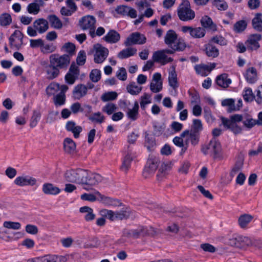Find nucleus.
<instances>
[{
  "mask_svg": "<svg viewBox=\"0 0 262 262\" xmlns=\"http://www.w3.org/2000/svg\"><path fill=\"white\" fill-rule=\"evenodd\" d=\"M244 117L242 115L235 114L230 116V119L221 117L222 124L225 129H230L235 135L241 133L242 128L236 123L243 121Z\"/></svg>",
  "mask_w": 262,
  "mask_h": 262,
  "instance_id": "1",
  "label": "nucleus"
},
{
  "mask_svg": "<svg viewBox=\"0 0 262 262\" xmlns=\"http://www.w3.org/2000/svg\"><path fill=\"white\" fill-rule=\"evenodd\" d=\"M178 16L182 21H187L194 18L195 14L191 9L190 4L188 0H183L177 9Z\"/></svg>",
  "mask_w": 262,
  "mask_h": 262,
  "instance_id": "2",
  "label": "nucleus"
},
{
  "mask_svg": "<svg viewBox=\"0 0 262 262\" xmlns=\"http://www.w3.org/2000/svg\"><path fill=\"white\" fill-rule=\"evenodd\" d=\"M156 233V231L152 227L147 228L143 226H139L136 229H125L123 232L125 236L134 238H137L145 235L152 236Z\"/></svg>",
  "mask_w": 262,
  "mask_h": 262,
  "instance_id": "3",
  "label": "nucleus"
},
{
  "mask_svg": "<svg viewBox=\"0 0 262 262\" xmlns=\"http://www.w3.org/2000/svg\"><path fill=\"white\" fill-rule=\"evenodd\" d=\"M201 150L204 155L210 154L213 158H216L222 150L221 143L216 138H213L207 145L202 147Z\"/></svg>",
  "mask_w": 262,
  "mask_h": 262,
  "instance_id": "4",
  "label": "nucleus"
},
{
  "mask_svg": "<svg viewBox=\"0 0 262 262\" xmlns=\"http://www.w3.org/2000/svg\"><path fill=\"white\" fill-rule=\"evenodd\" d=\"M70 61L71 57L68 54H52L50 56V62L52 63L59 70H66L70 63Z\"/></svg>",
  "mask_w": 262,
  "mask_h": 262,
  "instance_id": "5",
  "label": "nucleus"
},
{
  "mask_svg": "<svg viewBox=\"0 0 262 262\" xmlns=\"http://www.w3.org/2000/svg\"><path fill=\"white\" fill-rule=\"evenodd\" d=\"M96 19L92 15H86L81 17L79 20V26L83 30H89V33L92 38L95 37Z\"/></svg>",
  "mask_w": 262,
  "mask_h": 262,
  "instance_id": "6",
  "label": "nucleus"
},
{
  "mask_svg": "<svg viewBox=\"0 0 262 262\" xmlns=\"http://www.w3.org/2000/svg\"><path fill=\"white\" fill-rule=\"evenodd\" d=\"M146 41V38L144 35L136 32L132 33L126 38L124 45L126 47H129L133 45H143Z\"/></svg>",
  "mask_w": 262,
  "mask_h": 262,
  "instance_id": "7",
  "label": "nucleus"
},
{
  "mask_svg": "<svg viewBox=\"0 0 262 262\" xmlns=\"http://www.w3.org/2000/svg\"><path fill=\"white\" fill-rule=\"evenodd\" d=\"M73 174H76V180H100L102 179V176L98 173L81 169L75 170Z\"/></svg>",
  "mask_w": 262,
  "mask_h": 262,
  "instance_id": "8",
  "label": "nucleus"
},
{
  "mask_svg": "<svg viewBox=\"0 0 262 262\" xmlns=\"http://www.w3.org/2000/svg\"><path fill=\"white\" fill-rule=\"evenodd\" d=\"M94 49L95 50L94 58V62L96 63H102L108 56V50L99 43L94 46Z\"/></svg>",
  "mask_w": 262,
  "mask_h": 262,
  "instance_id": "9",
  "label": "nucleus"
},
{
  "mask_svg": "<svg viewBox=\"0 0 262 262\" xmlns=\"http://www.w3.org/2000/svg\"><path fill=\"white\" fill-rule=\"evenodd\" d=\"M80 74L79 67L75 62H72L69 69L68 72L65 75V81L69 84H73L75 80L78 79Z\"/></svg>",
  "mask_w": 262,
  "mask_h": 262,
  "instance_id": "10",
  "label": "nucleus"
},
{
  "mask_svg": "<svg viewBox=\"0 0 262 262\" xmlns=\"http://www.w3.org/2000/svg\"><path fill=\"white\" fill-rule=\"evenodd\" d=\"M261 39V35L259 33L250 35L246 42L248 50H257L260 47L258 41Z\"/></svg>",
  "mask_w": 262,
  "mask_h": 262,
  "instance_id": "11",
  "label": "nucleus"
},
{
  "mask_svg": "<svg viewBox=\"0 0 262 262\" xmlns=\"http://www.w3.org/2000/svg\"><path fill=\"white\" fill-rule=\"evenodd\" d=\"M95 194L99 196L97 200L102 202L105 205L119 206L121 205V203L118 199H113L102 195L99 191H96Z\"/></svg>",
  "mask_w": 262,
  "mask_h": 262,
  "instance_id": "12",
  "label": "nucleus"
},
{
  "mask_svg": "<svg viewBox=\"0 0 262 262\" xmlns=\"http://www.w3.org/2000/svg\"><path fill=\"white\" fill-rule=\"evenodd\" d=\"M216 63H212L210 65L204 64H197L194 67V69L196 73L202 76H206L208 73L210 72L213 69L215 68Z\"/></svg>",
  "mask_w": 262,
  "mask_h": 262,
  "instance_id": "13",
  "label": "nucleus"
},
{
  "mask_svg": "<svg viewBox=\"0 0 262 262\" xmlns=\"http://www.w3.org/2000/svg\"><path fill=\"white\" fill-rule=\"evenodd\" d=\"M152 58L154 61L160 63L162 65H165L173 61L171 57H168L161 50L155 52L153 54Z\"/></svg>",
  "mask_w": 262,
  "mask_h": 262,
  "instance_id": "14",
  "label": "nucleus"
},
{
  "mask_svg": "<svg viewBox=\"0 0 262 262\" xmlns=\"http://www.w3.org/2000/svg\"><path fill=\"white\" fill-rule=\"evenodd\" d=\"M168 47L171 49H167L161 50L164 52L165 55H166V54H174L176 51H183L186 48V45L183 39H179L178 41L177 42L176 45H171Z\"/></svg>",
  "mask_w": 262,
  "mask_h": 262,
  "instance_id": "15",
  "label": "nucleus"
},
{
  "mask_svg": "<svg viewBox=\"0 0 262 262\" xmlns=\"http://www.w3.org/2000/svg\"><path fill=\"white\" fill-rule=\"evenodd\" d=\"M181 136L182 137H185L186 136H188L187 141H190L191 144L193 146H195L199 143L200 133L189 130H185L181 133Z\"/></svg>",
  "mask_w": 262,
  "mask_h": 262,
  "instance_id": "16",
  "label": "nucleus"
},
{
  "mask_svg": "<svg viewBox=\"0 0 262 262\" xmlns=\"http://www.w3.org/2000/svg\"><path fill=\"white\" fill-rule=\"evenodd\" d=\"M247 82L250 84H253L258 79L257 72L256 69L254 67L248 68L244 74Z\"/></svg>",
  "mask_w": 262,
  "mask_h": 262,
  "instance_id": "17",
  "label": "nucleus"
},
{
  "mask_svg": "<svg viewBox=\"0 0 262 262\" xmlns=\"http://www.w3.org/2000/svg\"><path fill=\"white\" fill-rule=\"evenodd\" d=\"M33 26L39 33L42 34L49 29V23L45 19L38 18L33 22Z\"/></svg>",
  "mask_w": 262,
  "mask_h": 262,
  "instance_id": "18",
  "label": "nucleus"
},
{
  "mask_svg": "<svg viewBox=\"0 0 262 262\" xmlns=\"http://www.w3.org/2000/svg\"><path fill=\"white\" fill-rule=\"evenodd\" d=\"M45 71L47 74V78L49 80L55 79L58 76L60 73L59 70L51 62L45 67Z\"/></svg>",
  "mask_w": 262,
  "mask_h": 262,
  "instance_id": "19",
  "label": "nucleus"
},
{
  "mask_svg": "<svg viewBox=\"0 0 262 262\" xmlns=\"http://www.w3.org/2000/svg\"><path fill=\"white\" fill-rule=\"evenodd\" d=\"M180 38L178 39V35L175 31L172 30H169L167 31L164 37V42L168 46H170L176 45Z\"/></svg>",
  "mask_w": 262,
  "mask_h": 262,
  "instance_id": "20",
  "label": "nucleus"
},
{
  "mask_svg": "<svg viewBox=\"0 0 262 262\" xmlns=\"http://www.w3.org/2000/svg\"><path fill=\"white\" fill-rule=\"evenodd\" d=\"M66 128L68 132H72L75 138H78L79 137V134L82 130L81 126H76L75 122L73 121H68L66 123Z\"/></svg>",
  "mask_w": 262,
  "mask_h": 262,
  "instance_id": "21",
  "label": "nucleus"
},
{
  "mask_svg": "<svg viewBox=\"0 0 262 262\" xmlns=\"http://www.w3.org/2000/svg\"><path fill=\"white\" fill-rule=\"evenodd\" d=\"M103 39L108 43H115L119 41L120 35L116 31L111 30L103 37Z\"/></svg>",
  "mask_w": 262,
  "mask_h": 262,
  "instance_id": "22",
  "label": "nucleus"
},
{
  "mask_svg": "<svg viewBox=\"0 0 262 262\" xmlns=\"http://www.w3.org/2000/svg\"><path fill=\"white\" fill-rule=\"evenodd\" d=\"M42 191L46 194L57 195L60 192V189L51 183H45L42 186Z\"/></svg>",
  "mask_w": 262,
  "mask_h": 262,
  "instance_id": "23",
  "label": "nucleus"
},
{
  "mask_svg": "<svg viewBox=\"0 0 262 262\" xmlns=\"http://www.w3.org/2000/svg\"><path fill=\"white\" fill-rule=\"evenodd\" d=\"M252 28L258 32H262V13H257L252 20Z\"/></svg>",
  "mask_w": 262,
  "mask_h": 262,
  "instance_id": "24",
  "label": "nucleus"
},
{
  "mask_svg": "<svg viewBox=\"0 0 262 262\" xmlns=\"http://www.w3.org/2000/svg\"><path fill=\"white\" fill-rule=\"evenodd\" d=\"M205 51L207 56L212 58L217 57L219 55V49L210 42L205 46Z\"/></svg>",
  "mask_w": 262,
  "mask_h": 262,
  "instance_id": "25",
  "label": "nucleus"
},
{
  "mask_svg": "<svg viewBox=\"0 0 262 262\" xmlns=\"http://www.w3.org/2000/svg\"><path fill=\"white\" fill-rule=\"evenodd\" d=\"M76 143L71 138H67L63 141V148L66 152L72 154L76 150Z\"/></svg>",
  "mask_w": 262,
  "mask_h": 262,
  "instance_id": "26",
  "label": "nucleus"
},
{
  "mask_svg": "<svg viewBox=\"0 0 262 262\" xmlns=\"http://www.w3.org/2000/svg\"><path fill=\"white\" fill-rule=\"evenodd\" d=\"M228 77V74L226 73L218 76L216 79L217 84L223 88H228L231 83V80Z\"/></svg>",
  "mask_w": 262,
  "mask_h": 262,
  "instance_id": "27",
  "label": "nucleus"
},
{
  "mask_svg": "<svg viewBox=\"0 0 262 262\" xmlns=\"http://www.w3.org/2000/svg\"><path fill=\"white\" fill-rule=\"evenodd\" d=\"M168 82L169 85L173 89H176L178 87L177 74L176 72L175 67L173 66L170 68V71L169 72Z\"/></svg>",
  "mask_w": 262,
  "mask_h": 262,
  "instance_id": "28",
  "label": "nucleus"
},
{
  "mask_svg": "<svg viewBox=\"0 0 262 262\" xmlns=\"http://www.w3.org/2000/svg\"><path fill=\"white\" fill-rule=\"evenodd\" d=\"M88 89L83 84H78L76 86L73 90V95L77 99H80L84 96L87 93Z\"/></svg>",
  "mask_w": 262,
  "mask_h": 262,
  "instance_id": "29",
  "label": "nucleus"
},
{
  "mask_svg": "<svg viewBox=\"0 0 262 262\" xmlns=\"http://www.w3.org/2000/svg\"><path fill=\"white\" fill-rule=\"evenodd\" d=\"M201 24L203 27L207 28L213 31H216V25L214 24L210 17L204 16L201 19Z\"/></svg>",
  "mask_w": 262,
  "mask_h": 262,
  "instance_id": "30",
  "label": "nucleus"
},
{
  "mask_svg": "<svg viewBox=\"0 0 262 262\" xmlns=\"http://www.w3.org/2000/svg\"><path fill=\"white\" fill-rule=\"evenodd\" d=\"M139 103L136 101L132 108H128L126 115L127 117L132 121L136 120L139 116Z\"/></svg>",
  "mask_w": 262,
  "mask_h": 262,
  "instance_id": "31",
  "label": "nucleus"
},
{
  "mask_svg": "<svg viewBox=\"0 0 262 262\" xmlns=\"http://www.w3.org/2000/svg\"><path fill=\"white\" fill-rule=\"evenodd\" d=\"M137 49L134 48H127L123 49L119 52L117 55V57L121 59H125L134 56L137 53Z\"/></svg>",
  "mask_w": 262,
  "mask_h": 262,
  "instance_id": "32",
  "label": "nucleus"
},
{
  "mask_svg": "<svg viewBox=\"0 0 262 262\" xmlns=\"http://www.w3.org/2000/svg\"><path fill=\"white\" fill-rule=\"evenodd\" d=\"M243 123L244 125L248 129L252 128L256 124L259 125H262L261 122H260L258 120H254L253 118H252L250 116L247 115H245L244 116Z\"/></svg>",
  "mask_w": 262,
  "mask_h": 262,
  "instance_id": "33",
  "label": "nucleus"
},
{
  "mask_svg": "<svg viewBox=\"0 0 262 262\" xmlns=\"http://www.w3.org/2000/svg\"><path fill=\"white\" fill-rule=\"evenodd\" d=\"M43 3L42 0H35V2L28 5L27 11L30 14H37L40 11V4Z\"/></svg>",
  "mask_w": 262,
  "mask_h": 262,
  "instance_id": "34",
  "label": "nucleus"
},
{
  "mask_svg": "<svg viewBox=\"0 0 262 262\" xmlns=\"http://www.w3.org/2000/svg\"><path fill=\"white\" fill-rule=\"evenodd\" d=\"M79 211L81 213H85V215L84 216L85 220L87 222H90L94 220L95 214L93 212V210L90 207L83 206L80 208Z\"/></svg>",
  "mask_w": 262,
  "mask_h": 262,
  "instance_id": "35",
  "label": "nucleus"
},
{
  "mask_svg": "<svg viewBox=\"0 0 262 262\" xmlns=\"http://www.w3.org/2000/svg\"><path fill=\"white\" fill-rule=\"evenodd\" d=\"M159 160L157 157L151 155L149 156L146 167H148L151 171H155L158 166Z\"/></svg>",
  "mask_w": 262,
  "mask_h": 262,
  "instance_id": "36",
  "label": "nucleus"
},
{
  "mask_svg": "<svg viewBox=\"0 0 262 262\" xmlns=\"http://www.w3.org/2000/svg\"><path fill=\"white\" fill-rule=\"evenodd\" d=\"M48 19L53 28L56 29H60L62 28L63 26L62 23L59 18L55 15H49L48 16Z\"/></svg>",
  "mask_w": 262,
  "mask_h": 262,
  "instance_id": "37",
  "label": "nucleus"
},
{
  "mask_svg": "<svg viewBox=\"0 0 262 262\" xmlns=\"http://www.w3.org/2000/svg\"><path fill=\"white\" fill-rule=\"evenodd\" d=\"M253 216L249 214H244L241 215L238 219V224L240 227L244 228L252 220Z\"/></svg>",
  "mask_w": 262,
  "mask_h": 262,
  "instance_id": "38",
  "label": "nucleus"
},
{
  "mask_svg": "<svg viewBox=\"0 0 262 262\" xmlns=\"http://www.w3.org/2000/svg\"><path fill=\"white\" fill-rule=\"evenodd\" d=\"M241 243H245L248 245L250 241L248 237L242 235H237L230 241V244L235 246H238V244Z\"/></svg>",
  "mask_w": 262,
  "mask_h": 262,
  "instance_id": "39",
  "label": "nucleus"
},
{
  "mask_svg": "<svg viewBox=\"0 0 262 262\" xmlns=\"http://www.w3.org/2000/svg\"><path fill=\"white\" fill-rule=\"evenodd\" d=\"M165 127L166 125L164 123L154 122L153 123L154 135L158 137L161 136L165 130Z\"/></svg>",
  "mask_w": 262,
  "mask_h": 262,
  "instance_id": "40",
  "label": "nucleus"
},
{
  "mask_svg": "<svg viewBox=\"0 0 262 262\" xmlns=\"http://www.w3.org/2000/svg\"><path fill=\"white\" fill-rule=\"evenodd\" d=\"M133 157L128 153L124 158L120 169L122 171L126 172L130 167V163L133 161Z\"/></svg>",
  "mask_w": 262,
  "mask_h": 262,
  "instance_id": "41",
  "label": "nucleus"
},
{
  "mask_svg": "<svg viewBox=\"0 0 262 262\" xmlns=\"http://www.w3.org/2000/svg\"><path fill=\"white\" fill-rule=\"evenodd\" d=\"M145 139V146L149 151H151L153 147L156 145V141L155 138L151 135H149L146 133Z\"/></svg>",
  "mask_w": 262,
  "mask_h": 262,
  "instance_id": "42",
  "label": "nucleus"
},
{
  "mask_svg": "<svg viewBox=\"0 0 262 262\" xmlns=\"http://www.w3.org/2000/svg\"><path fill=\"white\" fill-rule=\"evenodd\" d=\"M89 120L94 123L101 124L104 121L105 117L99 112L91 114Z\"/></svg>",
  "mask_w": 262,
  "mask_h": 262,
  "instance_id": "43",
  "label": "nucleus"
},
{
  "mask_svg": "<svg viewBox=\"0 0 262 262\" xmlns=\"http://www.w3.org/2000/svg\"><path fill=\"white\" fill-rule=\"evenodd\" d=\"M142 88L137 85L135 82L131 83L127 85V92L132 95H137L142 91Z\"/></svg>",
  "mask_w": 262,
  "mask_h": 262,
  "instance_id": "44",
  "label": "nucleus"
},
{
  "mask_svg": "<svg viewBox=\"0 0 262 262\" xmlns=\"http://www.w3.org/2000/svg\"><path fill=\"white\" fill-rule=\"evenodd\" d=\"M41 117V113L39 110H34L30 121V126L32 128L35 127Z\"/></svg>",
  "mask_w": 262,
  "mask_h": 262,
  "instance_id": "45",
  "label": "nucleus"
},
{
  "mask_svg": "<svg viewBox=\"0 0 262 262\" xmlns=\"http://www.w3.org/2000/svg\"><path fill=\"white\" fill-rule=\"evenodd\" d=\"M12 23V17L10 14L4 13L0 15V26L7 27Z\"/></svg>",
  "mask_w": 262,
  "mask_h": 262,
  "instance_id": "46",
  "label": "nucleus"
},
{
  "mask_svg": "<svg viewBox=\"0 0 262 262\" xmlns=\"http://www.w3.org/2000/svg\"><path fill=\"white\" fill-rule=\"evenodd\" d=\"M206 34L205 30L202 27L193 28L191 36L195 38L203 37Z\"/></svg>",
  "mask_w": 262,
  "mask_h": 262,
  "instance_id": "47",
  "label": "nucleus"
},
{
  "mask_svg": "<svg viewBox=\"0 0 262 262\" xmlns=\"http://www.w3.org/2000/svg\"><path fill=\"white\" fill-rule=\"evenodd\" d=\"M61 50L68 53V55L71 57L75 53V46L71 42H67L62 47Z\"/></svg>",
  "mask_w": 262,
  "mask_h": 262,
  "instance_id": "48",
  "label": "nucleus"
},
{
  "mask_svg": "<svg viewBox=\"0 0 262 262\" xmlns=\"http://www.w3.org/2000/svg\"><path fill=\"white\" fill-rule=\"evenodd\" d=\"M130 210L126 208L124 210H121L119 211L115 212L116 220H123L127 219L130 215Z\"/></svg>",
  "mask_w": 262,
  "mask_h": 262,
  "instance_id": "49",
  "label": "nucleus"
},
{
  "mask_svg": "<svg viewBox=\"0 0 262 262\" xmlns=\"http://www.w3.org/2000/svg\"><path fill=\"white\" fill-rule=\"evenodd\" d=\"M59 84L55 82L51 83L46 89L47 94L49 96L53 95L59 90Z\"/></svg>",
  "mask_w": 262,
  "mask_h": 262,
  "instance_id": "50",
  "label": "nucleus"
},
{
  "mask_svg": "<svg viewBox=\"0 0 262 262\" xmlns=\"http://www.w3.org/2000/svg\"><path fill=\"white\" fill-rule=\"evenodd\" d=\"M212 44L215 43L220 46H226L227 44V40L221 35H215L213 36L209 40Z\"/></svg>",
  "mask_w": 262,
  "mask_h": 262,
  "instance_id": "51",
  "label": "nucleus"
},
{
  "mask_svg": "<svg viewBox=\"0 0 262 262\" xmlns=\"http://www.w3.org/2000/svg\"><path fill=\"white\" fill-rule=\"evenodd\" d=\"M117 93L115 92L105 93L101 97V99L103 102L115 100L117 97Z\"/></svg>",
  "mask_w": 262,
  "mask_h": 262,
  "instance_id": "52",
  "label": "nucleus"
},
{
  "mask_svg": "<svg viewBox=\"0 0 262 262\" xmlns=\"http://www.w3.org/2000/svg\"><path fill=\"white\" fill-rule=\"evenodd\" d=\"M66 102V95L58 94L54 97V103L56 106L63 105Z\"/></svg>",
  "mask_w": 262,
  "mask_h": 262,
  "instance_id": "53",
  "label": "nucleus"
},
{
  "mask_svg": "<svg viewBox=\"0 0 262 262\" xmlns=\"http://www.w3.org/2000/svg\"><path fill=\"white\" fill-rule=\"evenodd\" d=\"M243 98L246 102H251L255 98L252 89L251 88H246L243 93Z\"/></svg>",
  "mask_w": 262,
  "mask_h": 262,
  "instance_id": "54",
  "label": "nucleus"
},
{
  "mask_svg": "<svg viewBox=\"0 0 262 262\" xmlns=\"http://www.w3.org/2000/svg\"><path fill=\"white\" fill-rule=\"evenodd\" d=\"M247 23L245 20H241L237 21L233 26V30L236 32H241L245 30L247 27Z\"/></svg>",
  "mask_w": 262,
  "mask_h": 262,
  "instance_id": "55",
  "label": "nucleus"
},
{
  "mask_svg": "<svg viewBox=\"0 0 262 262\" xmlns=\"http://www.w3.org/2000/svg\"><path fill=\"white\" fill-rule=\"evenodd\" d=\"M117 108L116 104L109 102L102 107V110L103 112L106 113L108 115H110L117 110Z\"/></svg>",
  "mask_w": 262,
  "mask_h": 262,
  "instance_id": "56",
  "label": "nucleus"
},
{
  "mask_svg": "<svg viewBox=\"0 0 262 262\" xmlns=\"http://www.w3.org/2000/svg\"><path fill=\"white\" fill-rule=\"evenodd\" d=\"M100 214L103 217L109 219L111 221L116 220L115 212L112 210L104 209L100 211Z\"/></svg>",
  "mask_w": 262,
  "mask_h": 262,
  "instance_id": "57",
  "label": "nucleus"
},
{
  "mask_svg": "<svg viewBox=\"0 0 262 262\" xmlns=\"http://www.w3.org/2000/svg\"><path fill=\"white\" fill-rule=\"evenodd\" d=\"M12 35L18 40L17 45H15V48L18 50L23 44V34L19 30H15Z\"/></svg>",
  "mask_w": 262,
  "mask_h": 262,
  "instance_id": "58",
  "label": "nucleus"
},
{
  "mask_svg": "<svg viewBox=\"0 0 262 262\" xmlns=\"http://www.w3.org/2000/svg\"><path fill=\"white\" fill-rule=\"evenodd\" d=\"M223 106H227L229 107L228 112H231L236 110L235 106V101L233 99H226L223 100L222 102Z\"/></svg>",
  "mask_w": 262,
  "mask_h": 262,
  "instance_id": "59",
  "label": "nucleus"
},
{
  "mask_svg": "<svg viewBox=\"0 0 262 262\" xmlns=\"http://www.w3.org/2000/svg\"><path fill=\"white\" fill-rule=\"evenodd\" d=\"M90 78L93 82H98L101 78V71L98 69L92 70L90 74Z\"/></svg>",
  "mask_w": 262,
  "mask_h": 262,
  "instance_id": "60",
  "label": "nucleus"
},
{
  "mask_svg": "<svg viewBox=\"0 0 262 262\" xmlns=\"http://www.w3.org/2000/svg\"><path fill=\"white\" fill-rule=\"evenodd\" d=\"M151 96L147 93H144L140 98V106L142 109L145 110L146 105L151 103Z\"/></svg>",
  "mask_w": 262,
  "mask_h": 262,
  "instance_id": "61",
  "label": "nucleus"
},
{
  "mask_svg": "<svg viewBox=\"0 0 262 262\" xmlns=\"http://www.w3.org/2000/svg\"><path fill=\"white\" fill-rule=\"evenodd\" d=\"M203 129L202 122L200 119H194L193 124L190 130L200 133V132Z\"/></svg>",
  "mask_w": 262,
  "mask_h": 262,
  "instance_id": "62",
  "label": "nucleus"
},
{
  "mask_svg": "<svg viewBox=\"0 0 262 262\" xmlns=\"http://www.w3.org/2000/svg\"><path fill=\"white\" fill-rule=\"evenodd\" d=\"M4 227L8 229L17 230L20 229L21 225L18 222H13L11 221H5L3 224Z\"/></svg>",
  "mask_w": 262,
  "mask_h": 262,
  "instance_id": "63",
  "label": "nucleus"
},
{
  "mask_svg": "<svg viewBox=\"0 0 262 262\" xmlns=\"http://www.w3.org/2000/svg\"><path fill=\"white\" fill-rule=\"evenodd\" d=\"M204 117L208 123H212L215 120V118L212 115V113L210 108L205 107L204 108Z\"/></svg>",
  "mask_w": 262,
  "mask_h": 262,
  "instance_id": "64",
  "label": "nucleus"
}]
</instances>
